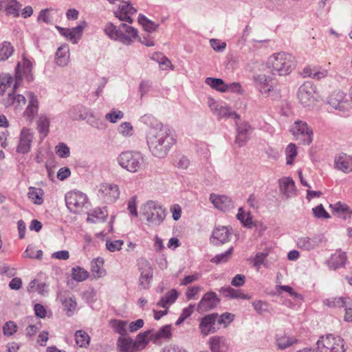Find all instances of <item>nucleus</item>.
<instances>
[{"mask_svg":"<svg viewBox=\"0 0 352 352\" xmlns=\"http://www.w3.org/2000/svg\"><path fill=\"white\" fill-rule=\"evenodd\" d=\"M295 57L287 52H281L272 54L267 59L266 67L273 76H285L295 69Z\"/></svg>","mask_w":352,"mask_h":352,"instance_id":"f257e3e1","label":"nucleus"},{"mask_svg":"<svg viewBox=\"0 0 352 352\" xmlns=\"http://www.w3.org/2000/svg\"><path fill=\"white\" fill-rule=\"evenodd\" d=\"M176 142L175 132L168 125L162 123L155 125V157H166Z\"/></svg>","mask_w":352,"mask_h":352,"instance_id":"f03ea898","label":"nucleus"},{"mask_svg":"<svg viewBox=\"0 0 352 352\" xmlns=\"http://www.w3.org/2000/svg\"><path fill=\"white\" fill-rule=\"evenodd\" d=\"M118 164L131 173L138 172L143 166L144 158L138 152L126 151L117 157Z\"/></svg>","mask_w":352,"mask_h":352,"instance_id":"7ed1b4c3","label":"nucleus"},{"mask_svg":"<svg viewBox=\"0 0 352 352\" xmlns=\"http://www.w3.org/2000/svg\"><path fill=\"white\" fill-rule=\"evenodd\" d=\"M318 352H344V340L340 336L329 334L317 342Z\"/></svg>","mask_w":352,"mask_h":352,"instance_id":"20e7f679","label":"nucleus"},{"mask_svg":"<svg viewBox=\"0 0 352 352\" xmlns=\"http://www.w3.org/2000/svg\"><path fill=\"white\" fill-rule=\"evenodd\" d=\"M316 87L311 82L302 84L298 90L297 97L299 102L305 107L311 108L316 104Z\"/></svg>","mask_w":352,"mask_h":352,"instance_id":"39448f33","label":"nucleus"},{"mask_svg":"<svg viewBox=\"0 0 352 352\" xmlns=\"http://www.w3.org/2000/svg\"><path fill=\"white\" fill-rule=\"evenodd\" d=\"M32 63L24 55L21 61L19 62L16 67L15 82L13 88L16 89L23 79L30 82L32 80Z\"/></svg>","mask_w":352,"mask_h":352,"instance_id":"423d86ee","label":"nucleus"},{"mask_svg":"<svg viewBox=\"0 0 352 352\" xmlns=\"http://www.w3.org/2000/svg\"><path fill=\"white\" fill-rule=\"evenodd\" d=\"M120 189L114 184L102 183L99 186L98 196L107 204L114 203L120 197Z\"/></svg>","mask_w":352,"mask_h":352,"instance_id":"0eeeda50","label":"nucleus"},{"mask_svg":"<svg viewBox=\"0 0 352 352\" xmlns=\"http://www.w3.org/2000/svg\"><path fill=\"white\" fill-rule=\"evenodd\" d=\"M87 201V197L85 194L72 191L65 195V202L69 210L74 213H78L82 209Z\"/></svg>","mask_w":352,"mask_h":352,"instance_id":"6e6552de","label":"nucleus"},{"mask_svg":"<svg viewBox=\"0 0 352 352\" xmlns=\"http://www.w3.org/2000/svg\"><path fill=\"white\" fill-rule=\"evenodd\" d=\"M292 132L296 138L300 140L303 144L309 145L313 140L312 129L305 122H295Z\"/></svg>","mask_w":352,"mask_h":352,"instance_id":"1a4fd4ad","label":"nucleus"},{"mask_svg":"<svg viewBox=\"0 0 352 352\" xmlns=\"http://www.w3.org/2000/svg\"><path fill=\"white\" fill-rule=\"evenodd\" d=\"M138 21L144 31V34L142 35V38H140V42L148 47L153 46L154 42L151 34L154 30L153 22L142 14H139Z\"/></svg>","mask_w":352,"mask_h":352,"instance_id":"9d476101","label":"nucleus"},{"mask_svg":"<svg viewBox=\"0 0 352 352\" xmlns=\"http://www.w3.org/2000/svg\"><path fill=\"white\" fill-rule=\"evenodd\" d=\"M217 314H208L202 318L199 325L201 333L206 336L217 332L219 329L217 327Z\"/></svg>","mask_w":352,"mask_h":352,"instance_id":"9b49d317","label":"nucleus"},{"mask_svg":"<svg viewBox=\"0 0 352 352\" xmlns=\"http://www.w3.org/2000/svg\"><path fill=\"white\" fill-rule=\"evenodd\" d=\"M137 12V10L133 8L129 1H121L118 6L115 15L120 21L132 23L133 20L132 16Z\"/></svg>","mask_w":352,"mask_h":352,"instance_id":"f8f14e48","label":"nucleus"},{"mask_svg":"<svg viewBox=\"0 0 352 352\" xmlns=\"http://www.w3.org/2000/svg\"><path fill=\"white\" fill-rule=\"evenodd\" d=\"M179 293L174 289L168 292L162 297L157 305L164 308V310L157 311H155V320L160 319L163 316L167 314L168 307L169 305L173 304L177 299Z\"/></svg>","mask_w":352,"mask_h":352,"instance_id":"ddd939ff","label":"nucleus"},{"mask_svg":"<svg viewBox=\"0 0 352 352\" xmlns=\"http://www.w3.org/2000/svg\"><path fill=\"white\" fill-rule=\"evenodd\" d=\"M327 102L333 109L340 111L346 110L349 105L346 94L341 91L332 92L328 98Z\"/></svg>","mask_w":352,"mask_h":352,"instance_id":"4468645a","label":"nucleus"},{"mask_svg":"<svg viewBox=\"0 0 352 352\" xmlns=\"http://www.w3.org/2000/svg\"><path fill=\"white\" fill-rule=\"evenodd\" d=\"M34 134L31 129L23 128L20 133L19 144L16 148L18 153H27L30 151Z\"/></svg>","mask_w":352,"mask_h":352,"instance_id":"2eb2a0df","label":"nucleus"},{"mask_svg":"<svg viewBox=\"0 0 352 352\" xmlns=\"http://www.w3.org/2000/svg\"><path fill=\"white\" fill-rule=\"evenodd\" d=\"M219 302L216 293L209 292L205 294L197 305L198 311H207L217 307Z\"/></svg>","mask_w":352,"mask_h":352,"instance_id":"dca6fc26","label":"nucleus"},{"mask_svg":"<svg viewBox=\"0 0 352 352\" xmlns=\"http://www.w3.org/2000/svg\"><path fill=\"white\" fill-rule=\"evenodd\" d=\"M26 97L29 100V102L23 112V117L32 122L38 113V102L37 97L32 92H26Z\"/></svg>","mask_w":352,"mask_h":352,"instance_id":"f3484780","label":"nucleus"},{"mask_svg":"<svg viewBox=\"0 0 352 352\" xmlns=\"http://www.w3.org/2000/svg\"><path fill=\"white\" fill-rule=\"evenodd\" d=\"M232 229L226 226H218L212 232V242L215 245L228 242L232 236Z\"/></svg>","mask_w":352,"mask_h":352,"instance_id":"a211bd4d","label":"nucleus"},{"mask_svg":"<svg viewBox=\"0 0 352 352\" xmlns=\"http://www.w3.org/2000/svg\"><path fill=\"white\" fill-rule=\"evenodd\" d=\"M85 25L86 23L83 22L82 25H79L72 29L63 28L58 26H56V28L59 30L60 34L64 36L68 41L72 43H76L80 38L82 30Z\"/></svg>","mask_w":352,"mask_h":352,"instance_id":"6ab92c4d","label":"nucleus"},{"mask_svg":"<svg viewBox=\"0 0 352 352\" xmlns=\"http://www.w3.org/2000/svg\"><path fill=\"white\" fill-rule=\"evenodd\" d=\"M334 167L344 173L352 172V155L345 153L339 154L335 157Z\"/></svg>","mask_w":352,"mask_h":352,"instance_id":"aec40b11","label":"nucleus"},{"mask_svg":"<svg viewBox=\"0 0 352 352\" xmlns=\"http://www.w3.org/2000/svg\"><path fill=\"white\" fill-rule=\"evenodd\" d=\"M252 130L251 126L247 122H243L238 125L235 144L239 147L244 146L250 138Z\"/></svg>","mask_w":352,"mask_h":352,"instance_id":"412c9836","label":"nucleus"},{"mask_svg":"<svg viewBox=\"0 0 352 352\" xmlns=\"http://www.w3.org/2000/svg\"><path fill=\"white\" fill-rule=\"evenodd\" d=\"M278 182L280 192L287 199L296 195L295 183L291 177H283Z\"/></svg>","mask_w":352,"mask_h":352,"instance_id":"4be33fe9","label":"nucleus"},{"mask_svg":"<svg viewBox=\"0 0 352 352\" xmlns=\"http://www.w3.org/2000/svg\"><path fill=\"white\" fill-rule=\"evenodd\" d=\"M210 200L216 208L221 211L226 212L233 207L232 200L225 195L211 194Z\"/></svg>","mask_w":352,"mask_h":352,"instance_id":"5701e85b","label":"nucleus"},{"mask_svg":"<svg viewBox=\"0 0 352 352\" xmlns=\"http://www.w3.org/2000/svg\"><path fill=\"white\" fill-rule=\"evenodd\" d=\"M321 242L322 239L318 236L313 237L302 236L298 238L297 246L301 250L310 251L318 247Z\"/></svg>","mask_w":352,"mask_h":352,"instance_id":"b1692460","label":"nucleus"},{"mask_svg":"<svg viewBox=\"0 0 352 352\" xmlns=\"http://www.w3.org/2000/svg\"><path fill=\"white\" fill-rule=\"evenodd\" d=\"M329 207L331 208L333 214L344 219H350L352 214V210L345 203L338 201L335 204H330Z\"/></svg>","mask_w":352,"mask_h":352,"instance_id":"393cba45","label":"nucleus"},{"mask_svg":"<svg viewBox=\"0 0 352 352\" xmlns=\"http://www.w3.org/2000/svg\"><path fill=\"white\" fill-rule=\"evenodd\" d=\"M141 276L140 278V285L143 288H147L153 278V270L146 261L140 262Z\"/></svg>","mask_w":352,"mask_h":352,"instance_id":"a878e982","label":"nucleus"},{"mask_svg":"<svg viewBox=\"0 0 352 352\" xmlns=\"http://www.w3.org/2000/svg\"><path fill=\"white\" fill-rule=\"evenodd\" d=\"M120 41L124 44L129 45L138 37V30L124 23L120 24Z\"/></svg>","mask_w":352,"mask_h":352,"instance_id":"bb28decb","label":"nucleus"},{"mask_svg":"<svg viewBox=\"0 0 352 352\" xmlns=\"http://www.w3.org/2000/svg\"><path fill=\"white\" fill-rule=\"evenodd\" d=\"M2 11H4L8 16L18 17L22 5L17 0H3L2 1Z\"/></svg>","mask_w":352,"mask_h":352,"instance_id":"cd10ccee","label":"nucleus"},{"mask_svg":"<svg viewBox=\"0 0 352 352\" xmlns=\"http://www.w3.org/2000/svg\"><path fill=\"white\" fill-rule=\"evenodd\" d=\"M28 199L36 205H42L44 202L45 192L41 188L30 186L27 193Z\"/></svg>","mask_w":352,"mask_h":352,"instance_id":"c85d7f7f","label":"nucleus"},{"mask_svg":"<svg viewBox=\"0 0 352 352\" xmlns=\"http://www.w3.org/2000/svg\"><path fill=\"white\" fill-rule=\"evenodd\" d=\"M118 349L119 352H135L138 350L135 342L129 337H120Z\"/></svg>","mask_w":352,"mask_h":352,"instance_id":"c756f323","label":"nucleus"},{"mask_svg":"<svg viewBox=\"0 0 352 352\" xmlns=\"http://www.w3.org/2000/svg\"><path fill=\"white\" fill-rule=\"evenodd\" d=\"M270 77L264 74H257L254 75V80L257 84L261 92L267 94L272 90V87L270 85Z\"/></svg>","mask_w":352,"mask_h":352,"instance_id":"7c9ffc66","label":"nucleus"},{"mask_svg":"<svg viewBox=\"0 0 352 352\" xmlns=\"http://www.w3.org/2000/svg\"><path fill=\"white\" fill-rule=\"evenodd\" d=\"M69 62V49L67 45L59 47L56 53V63L61 67L66 66Z\"/></svg>","mask_w":352,"mask_h":352,"instance_id":"2f4dec72","label":"nucleus"},{"mask_svg":"<svg viewBox=\"0 0 352 352\" xmlns=\"http://www.w3.org/2000/svg\"><path fill=\"white\" fill-rule=\"evenodd\" d=\"M154 214V203L152 201H148L143 204L140 208V217L143 221L146 224L152 223Z\"/></svg>","mask_w":352,"mask_h":352,"instance_id":"473e14b6","label":"nucleus"},{"mask_svg":"<svg viewBox=\"0 0 352 352\" xmlns=\"http://www.w3.org/2000/svg\"><path fill=\"white\" fill-rule=\"evenodd\" d=\"M346 261V253L340 250H338L331 255L330 259L328 261V265L331 268L337 269L338 267L344 266Z\"/></svg>","mask_w":352,"mask_h":352,"instance_id":"72a5a7b5","label":"nucleus"},{"mask_svg":"<svg viewBox=\"0 0 352 352\" xmlns=\"http://www.w3.org/2000/svg\"><path fill=\"white\" fill-rule=\"evenodd\" d=\"M26 103V98L24 96L14 93L8 94L6 98L4 99L6 106L14 105L15 108H22Z\"/></svg>","mask_w":352,"mask_h":352,"instance_id":"f704fd0d","label":"nucleus"},{"mask_svg":"<svg viewBox=\"0 0 352 352\" xmlns=\"http://www.w3.org/2000/svg\"><path fill=\"white\" fill-rule=\"evenodd\" d=\"M220 292L226 297L230 298L250 299L251 298L250 296L243 294L241 290L233 289L229 286L221 287Z\"/></svg>","mask_w":352,"mask_h":352,"instance_id":"c9c22d12","label":"nucleus"},{"mask_svg":"<svg viewBox=\"0 0 352 352\" xmlns=\"http://www.w3.org/2000/svg\"><path fill=\"white\" fill-rule=\"evenodd\" d=\"M296 342L295 338L287 335H278L276 338V346L280 350H285Z\"/></svg>","mask_w":352,"mask_h":352,"instance_id":"e433bc0d","label":"nucleus"},{"mask_svg":"<svg viewBox=\"0 0 352 352\" xmlns=\"http://www.w3.org/2000/svg\"><path fill=\"white\" fill-rule=\"evenodd\" d=\"M107 215L105 208H96L88 215L87 221L93 223L103 222L107 219Z\"/></svg>","mask_w":352,"mask_h":352,"instance_id":"4c0bfd02","label":"nucleus"},{"mask_svg":"<svg viewBox=\"0 0 352 352\" xmlns=\"http://www.w3.org/2000/svg\"><path fill=\"white\" fill-rule=\"evenodd\" d=\"M209 345L212 352H221L226 347V340L223 336H212L209 339Z\"/></svg>","mask_w":352,"mask_h":352,"instance_id":"58836bf2","label":"nucleus"},{"mask_svg":"<svg viewBox=\"0 0 352 352\" xmlns=\"http://www.w3.org/2000/svg\"><path fill=\"white\" fill-rule=\"evenodd\" d=\"M351 299L349 298H343V297H331L325 299L323 302L325 305L329 307L336 308V307H343L346 305L349 301Z\"/></svg>","mask_w":352,"mask_h":352,"instance_id":"ea45409f","label":"nucleus"},{"mask_svg":"<svg viewBox=\"0 0 352 352\" xmlns=\"http://www.w3.org/2000/svg\"><path fill=\"white\" fill-rule=\"evenodd\" d=\"M109 325L115 332L120 334L121 336H124L127 333V321L114 319L109 321Z\"/></svg>","mask_w":352,"mask_h":352,"instance_id":"a19ab883","label":"nucleus"},{"mask_svg":"<svg viewBox=\"0 0 352 352\" xmlns=\"http://www.w3.org/2000/svg\"><path fill=\"white\" fill-rule=\"evenodd\" d=\"M270 254V250L265 249L262 252H258L254 258V266L259 269L261 265L268 268L270 263L266 260L267 256Z\"/></svg>","mask_w":352,"mask_h":352,"instance_id":"79ce46f5","label":"nucleus"},{"mask_svg":"<svg viewBox=\"0 0 352 352\" xmlns=\"http://www.w3.org/2000/svg\"><path fill=\"white\" fill-rule=\"evenodd\" d=\"M205 82L206 85L210 86L212 89H214L221 92H226L228 91L227 84L221 78H214L208 77L206 78Z\"/></svg>","mask_w":352,"mask_h":352,"instance_id":"37998d69","label":"nucleus"},{"mask_svg":"<svg viewBox=\"0 0 352 352\" xmlns=\"http://www.w3.org/2000/svg\"><path fill=\"white\" fill-rule=\"evenodd\" d=\"M104 32L110 38L120 41V25L117 28L113 23H108L104 28Z\"/></svg>","mask_w":352,"mask_h":352,"instance_id":"c03bdc74","label":"nucleus"},{"mask_svg":"<svg viewBox=\"0 0 352 352\" xmlns=\"http://www.w3.org/2000/svg\"><path fill=\"white\" fill-rule=\"evenodd\" d=\"M37 130L42 137L45 138L49 133L50 120L46 116H41L37 120Z\"/></svg>","mask_w":352,"mask_h":352,"instance_id":"a18cd8bd","label":"nucleus"},{"mask_svg":"<svg viewBox=\"0 0 352 352\" xmlns=\"http://www.w3.org/2000/svg\"><path fill=\"white\" fill-rule=\"evenodd\" d=\"M14 52V47L10 42L0 43V62L6 60Z\"/></svg>","mask_w":352,"mask_h":352,"instance_id":"49530a36","label":"nucleus"},{"mask_svg":"<svg viewBox=\"0 0 352 352\" xmlns=\"http://www.w3.org/2000/svg\"><path fill=\"white\" fill-rule=\"evenodd\" d=\"M155 62L158 63L160 69L163 71L173 70L175 68L171 61L162 54L155 53Z\"/></svg>","mask_w":352,"mask_h":352,"instance_id":"de8ad7c7","label":"nucleus"},{"mask_svg":"<svg viewBox=\"0 0 352 352\" xmlns=\"http://www.w3.org/2000/svg\"><path fill=\"white\" fill-rule=\"evenodd\" d=\"M302 74L305 77L309 76L313 78L320 80L327 75V70L318 71L316 68L305 67L303 69Z\"/></svg>","mask_w":352,"mask_h":352,"instance_id":"09e8293b","label":"nucleus"},{"mask_svg":"<svg viewBox=\"0 0 352 352\" xmlns=\"http://www.w3.org/2000/svg\"><path fill=\"white\" fill-rule=\"evenodd\" d=\"M104 261L100 258H97L91 261V270L94 276L100 278L104 275V270L102 269Z\"/></svg>","mask_w":352,"mask_h":352,"instance_id":"8fccbe9b","label":"nucleus"},{"mask_svg":"<svg viewBox=\"0 0 352 352\" xmlns=\"http://www.w3.org/2000/svg\"><path fill=\"white\" fill-rule=\"evenodd\" d=\"M72 276L75 280L82 282L88 278L89 273L82 267L77 266L72 269Z\"/></svg>","mask_w":352,"mask_h":352,"instance_id":"3c124183","label":"nucleus"},{"mask_svg":"<svg viewBox=\"0 0 352 352\" xmlns=\"http://www.w3.org/2000/svg\"><path fill=\"white\" fill-rule=\"evenodd\" d=\"M75 339L76 344L80 347L86 346L89 344L90 341V337L89 335L82 330H79L76 332Z\"/></svg>","mask_w":352,"mask_h":352,"instance_id":"603ef678","label":"nucleus"},{"mask_svg":"<svg viewBox=\"0 0 352 352\" xmlns=\"http://www.w3.org/2000/svg\"><path fill=\"white\" fill-rule=\"evenodd\" d=\"M24 258H32V259H41L43 256V252L41 250H35L32 245H28L26 250L23 253Z\"/></svg>","mask_w":352,"mask_h":352,"instance_id":"864d4df0","label":"nucleus"},{"mask_svg":"<svg viewBox=\"0 0 352 352\" xmlns=\"http://www.w3.org/2000/svg\"><path fill=\"white\" fill-rule=\"evenodd\" d=\"M172 326L166 324L161 327L157 333H155V339L170 340L172 338Z\"/></svg>","mask_w":352,"mask_h":352,"instance_id":"5fc2aeb1","label":"nucleus"},{"mask_svg":"<svg viewBox=\"0 0 352 352\" xmlns=\"http://www.w3.org/2000/svg\"><path fill=\"white\" fill-rule=\"evenodd\" d=\"M218 111L216 113V116L219 118H239V115L236 114L234 111H232L231 108L228 106H223L220 105L218 109Z\"/></svg>","mask_w":352,"mask_h":352,"instance_id":"6e6d98bb","label":"nucleus"},{"mask_svg":"<svg viewBox=\"0 0 352 352\" xmlns=\"http://www.w3.org/2000/svg\"><path fill=\"white\" fill-rule=\"evenodd\" d=\"M233 247H230L226 252L216 255L211 259V262L219 264L227 262L232 256Z\"/></svg>","mask_w":352,"mask_h":352,"instance_id":"4d7b16f0","label":"nucleus"},{"mask_svg":"<svg viewBox=\"0 0 352 352\" xmlns=\"http://www.w3.org/2000/svg\"><path fill=\"white\" fill-rule=\"evenodd\" d=\"M287 164L292 165L297 155V148L294 144L290 143L286 148L285 151Z\"/></svg>","mask_w":352,"mask_h":352,"instance_id":"13d9d810","label":"nucleus"},{"mask_svg":"<svg viewBox=\"0 0 352 352\" xmlns=\"http://www.w3.org/2000/svg\"><path fill=\"white\" fill-rule=\"evenodd\" d=\"M12 78L8 74H0V93H3L6 89L11 86Z\"/></svg>","mask_w":352,"mask_h":352,"instance_id":"bf43d9fd","label":"nucleus"},{"mask_svg":"<svg viewBox=\"0 0 352 352\" xmlns=\"http://www.w3.org/2000/svg\"><path fill=\"white\" fill-rule=\"evenodd\" d=\"M314 216L320 219H329V214L325 210L323 206L320 204L312 208Z\"/></svg>","mask_w":352,"mask_h":352,"instance_id":"052dcab7","label":"nucleus"},{"mask_svg":"<svg viewBox=\"0 0 352 352\" xmlns=\"http://www.w3.org/2000/svg\"><path fill=\"white\" fill-rule=\"evenodd\" d=\"M18 329V326L13 321H8L3 327V333L6 336H13Z\"/></svg>","mask_w":352,"mask_h":352,"instance_id":"680f3d73","label":"nucleus"},{"mask_svg":"<svg viewBox=\"0 0 352 352\" xmlns=\"http://www.w3.org/2000/svg\"><path fill=\"white\" fill-rule=\"evenodd\" d=\"M151 331H144L140 333L137 336V341L135 342L138 349L144 348V346L149 342V334Z\"/></svg>","mask_w":352,"mask_h":352,"instance_id":"e2e57ef3","label":"nucleus"},{"mask_svg":"<svg viewBox=\"0 0 352 352\" xmlns=\"http://www.w3.org/2000/svg\"><path fill=\"white\" fill-rule=\"evenodd\" d=\"M123 245L124 241L122 240H107L106 241V248L111 252L121 250Z\"/></svg>","mask_w":352,"mask_h":352,"instance_id":"0e129e2a","label":"nucleus"},{"mask_svg":"<svg viewBox=\"0 0 352 352\" xmlns=\"http://www.w3.org/2000/svg\"><path fill=\"white\" fill-rule=\"evenodd\" d=\"M234 318V315L226 312L221 314V316L218 315L217 324H223V326L226 327L230 322L233 321Z\"/></svg>","mask_w":352,"mask_h":352,"instance_id":"69168bd1","label":"nucleus"},{"mask_svg":"<svg viewBox=\"0 0 352 352\" xmlns=\"http://www.w3.org/2000/svg\"><path fill=\"white\" fill-rule=\"evenodd\" d=\"M118 131L123 136H131L133 134V126L129 122H125L120 125Z\"/></svg>","mask_w":352,"mask_h":352,"instance_id":"338daca9","label":"nucleus"},{"mask_svg":"<svg viewBox=\"0 0 352 352\" xmlns=\"http://www.w3.org/2000/svg\"><path fill=\"white\" fill-rule=\"evenodd\" d=\"M56 152L60 157H67L69 155V148L64 143H59L56 146Z\"/></svg>","mask_w":352,"mask_h":352,"instance_id":"774afa93","label":"nucleus"}]
</instances>
